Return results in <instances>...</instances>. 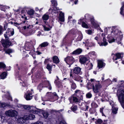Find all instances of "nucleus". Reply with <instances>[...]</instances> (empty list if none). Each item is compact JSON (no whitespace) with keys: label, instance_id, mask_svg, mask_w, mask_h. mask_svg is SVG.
Returning a JSON list of instances; mask_svg holds the SVG:
<instances>
[{"label":"nucleus","instance_id":"obj_59","mask_svg":"<svg viewBox=\"0 0 124 124\" xmlns=\"http://www.w3.org/2000/svg\"><path fill=\"white\" fill-rule=\"evenodd\" d=\"M7 98L8 100H10L12 101H13L12 98V97L10 95H9L7 97Z\"/></svg>","mask_w":124,"mask_h":124},{"label":"nucleus","instance_id":"obj_40","mask_svg":"<svg viewBox=\"0 0 124 124\" xmlns=\"http://www.w3.org/2000/svg\"><path fill=\"white\" fill-rule=\"evenodd\" d=\"M82 26L84 28H88V27L87 24L84 22H83L82 24Z\"/></svg>","mask_w":124,"mask_h":124},{"label":"nucleus","instance_id":"obj_56","mask_svg":"<svg viewBox=\"0 0 124 124\" xmlns=\"http://www.w3.org/2000/svg\"><path fill=\"white\" fill-rule=\"evenodd\" d=\"M8 25V23H6L5 24L4 26V30H6V29L7 28V27Z\"/></svg>","mask_w":124,"mask_h":124},{"label":"nucleus","instance_id":"obj_22","mask_svg":"<svg viewBox=\"0 0 124 124\" xmlns=\"http://www.w3.org/2000/svg\"><path fill=\"white\" fill-rule=\"evenodd\" d=\"M52 59L53 62L56 64L59 63L60 62V61L58 57L56 56H53L52 57Z\"/></svg>","mask_w":124,"mask_h":124},{"label":"nucleus","instance_id":"obj_21","mask_svg":"<svg viewBox=\"0 0 124 124\" xmlns=\"http://www.w3.org/2000/svg\"><path fill=\"white\" fill-rule=\"evenodd\" d=\"M35 11L33 9L31 8L30 10H29L27 12V14L30 16L31 18H33V16L34 14Z\"/></svg>","mask_w":124,"mask_h":124},{"label":"nucleus","instance_id":"obj_37","mask_svg":"<svg viewBox=\"0 0 124 124\" xmlns=\"http://www.w3.org/2000/svg\"><path fill=\"white\" fill-rule=\"evenodd\" d=\"M52 95L54 97V98H55V99H54L55 100H57L58 99V96L55 92L53 93H52Z\"/></svg>","mask_w":124,"mask_h":124},{"label":"nucleus","instance_id":"obj_52","mask_svg":"<svg viewBox=\"0 0 124 124\" xmlns=\"http://www.w3.org/2000/svg\"><path fill=\"white\" fill-rule=\"evenodd\" d=\"M7 106V104L5 103H0V107H2L5 108Z\"/></svg>","mask_w":124,"mask_h":124},{"label":"nucleus","instance_id":"obj_38","mask_svg":"<svg viewBox=\"0 0 124 124\" xmlns=\"http://www.w3.org/2000/svg\"><path fill=\"white\" fill-rule=\"evenodd\" d=\"M91 106L92 108H97L98 106V105L95 103L94 102H93L91 103Z\"/></svg>","mask_w":124,"mask_h":124},{"label":"nucleus","instance_id":"obj_30","mask_svg":"<svg viewBox=\"0 0 124 124\" xmlns=\"http://www.w3.org/2000/svg\"><path fill=\"white\" fill-rule=\"evenodd\" d=\"M49 15L46 14H45L43 16L42 18L44 21H46L49 19Z\"/></svg>","mask_w":124,"mask_h":124},{"label":"nucleus","instance_id":"obj_23","mask_svg":"<svg viewBox=\"0 0 124 124\" xmlns=\"http://www.w3.org/2000/svg\"><path fill=\"white\" fill-rule=\"evenodd\" d=\"M8 72L7 71L3 72L0 75V78L1 79H4L6 78Z\"/></svg>","mask_w":124,"mask_h":124},{"label":"nucleus","instance_id":"obj_17","mask_svg":"<svg viewBox=\"0 0 124 124\" xmlns=\"http://www.w3.org/2000/svg\"><path fill=\"white\" fill-rule=\"evenodd\" d=\"M90 19L91 23L93 26L95 28H97L99 26V25L95 22L94 19L93 18H91Z\"/></svg>","mask_w":124,"mask_h":124},{"label":"nucleus","instance_id":"obj_63","mask_svg":"<svg viewBox=\"0 0 124 124\" xmlns=\"http://www.w3.org/2000/svg\"><path fill=\"white\" fill-rule=\"evenodd\" d=\"M93 66V65L92 63H91L89 65V70H90L92 69Z\"/></svg>","mask_w":124,"mask_h":124},{"label":"nucleus","instance_id":"obj_46","mask_svg":"<svg viewBox=\"0 0 124 124\" xmlns=\"http://www.w3.org/2000/svg\"><path fill=\"white\" fill-rule=\"evenodd\" d=\"M51 2L52 4V5L54 7H55L57 5V3L55 0H52Z\"/></svg>","mask_w":124,"mask_h":124},{"label":"nucleus","instance_id":"obj_48","mask_svg":"<svg viewBox=\"0 0 124 124\" xmlns=\"http://www.w3.org/2000/svg\"><path fill=\"white\" fill-rule=\"evenodd\" d=\"M118 109L115 108H114L112 110V112L114 114H116L117 113V111Z\"/></svg>","mask_w":124,"mask_h":124},{"label":"nucleus","instance_id":"obj_36","mask_svg":"<svg viewBox=\"0 0 124 124\" xmlns=\"http://www.w3.org/2000/svg\"><path fill=\"white\" fill-rule=\"evenodd\" d=\"M6 67L5 64L3 62H0V69H5Z\"/></svg>","mask_w":124,"mask_h":124},{"label":"nucleus","instance_id":"obj_54","mask_svg":"<svg viewBox=\"0 0 124 124\" xmlns=\"http://www.w3.org/2000/svg\"><path fill=\"white\" fill-rule=\"evenodd\" d=\"M59 19L62 22H64V17H59Z\"/></svg>","mask_w":124,"mask_h":124},{"label":"nucleus","instance_id":"obj_18","mask_svg":"<svg viewBox=\"0 0 124 124\" xmlns=\"http://www.w3.org/2000/svg\"><path fill=\"white\" fill-rule=\"evenodd\" d=\"M44 83L45 87L47 88L50 90L52 89V86L49 81L47 80L46 82H44Z\"/></svg>","mask_w":124,"mask_h":124},{"label":"nucleus","instance_id":"obj_26","mask_svg":"<svg viewBox=\"0 0 124 124\" xmlns=\"http://www.w3.org/2000/svg\"><path fill=\"white\" fill-rule=\"evenodd\" d=\"M44 87V82H42L40 83L38 87V89L39 90V92H41L42 89Z\"/></svg>","mask_w":124,"mask_h":124},{"label":"nucleus","instance_id":"obj_47","mask_svg":"<svg viewBox=\"0 0 124 124\" xmlns=\"http://www.w3.org/2000/svg\"><path fill=\"white\" fill-rule=\"evenodd\" d=\"M51 60H50V59L49 58L48 59H45L44 61V63L45 64H46V63H47L51 61Z\"/></svg>","mask_w":124,"mask_h":124},{"label":"nucleus","instance_id":"obj_10","mask_svg":"<svg viewBox=\"0 0 124 124\" xmlns=\"http://www.w3.org/2000/svg\"><path fill=\"white\" fill-rule=\"evenodd\" d=\"M82 52V49L81 48H79L74 51L72 52L70 54L71 55H78L80 54Z\"/></svg>","mask_w":124,"mask_h":124},{"label":"nucleus","instance_id":"obj_39","mask_svg":"<svg viewBox=\"0 0 124 124\" xmlns=\"http://www.w3.org/2000/svg\"><path fill=\"white\" fill-rule=\"evenodd\" d=\"M86 98H90L92 96V95L91 93V92H90L87 93L86 95Z\"/></svg>","mask_w":124,"mask_h":124},{"label":"nucleus","instance_id":"obj_31","mask_svg":"<svg viewBox=\"0 0 124 124\" xmlns=\"http://www.w3.org/2000/svg\"><path fill=\"white\" fill-rule=\"evenodd\" d=\"M95 44L93 42H89L88 41L87 44V46L89 47L95 46Z\"/></svg>","mask_w":124,"mask_h":124},{"label":"nucleus","instance_id":"obj_53","mask_svg":"<svg viewBox=\"0 0 124 124\" xmlns=\"http://www.w3.org/2000/svg\"><path fill=\"white\" fill-rule=\"evenodd\" d=\"M26 22L25 21H23L22 23H19L17 22H15L14 23V24H16L17 25H20L21 24H24Z\"/></svg>","mask_w":124,"mask_h":124},{"label":"nucleus","instance_id":"obj_34","mask_svg":"<svg viewBox=\"0 0 124 124\" xmlns=\"http://www.w3.org/2000/svg\"><path fill=\"white\" fill-rule=\"evenodd\" d=\"M52 67L53 65L48 64L46 65V68L48 70H52Z\"/></svg>","mask_w":124,"mask_h":124},{"label":"nucleus","instance_id":"obj_2","mask_svg":"<svg viewBox=\"0 0 124 124\" xmlns=\"http://www.w3.org/2000/svg\"><path fill=\"white\" fill-rule=\"evenodd\" d=\"M83 91L79 90H76L75 92V93L70 97L69 99L71 103H76L79 102L78 99L74 96H77L78 93L80 94L83 93Z\"/></svg>","mask_w":124,"mask_h":124},{"label":"nucleus","instance_id":"obj_11","mask_svg":"<svg viewBox=\"0 0 124 124\" xmlns=\"http://www.w3.org/2000/svg\"><path fill=\"white\" fill-rule=\"evenodd\" d=\"M73 70V73L75 74L80 75L81 74V68L79 67H75Z\"/></svg>","mask_w":124,"mask_h":124},{"label":"nucleus","instance_id":"obj_51","mask_svg":"<svg viewBox=\"0 0 124 124\" xmlns=\"http://www.w3.org/2000/svg\"><path fill=\"white\" fill-rule=\"evenodd\" d=\"M120 14L124 16V8H120Z\"/></svg>","mask_w":124,"mask_h":124},{"label":"nucleus","instance_id":"obj_9","mask_svg":"<svg viewBox=\"0 0 124 124\" xmlns=\"http://www.w3.org/2000/svg\"><path fill=\"white\" fill-rule=\"evenodd\" d=\"M25 50L27 51H29L34 48L33 45L29 42H27L25 45Z\"/></svg>","mask_w":124,"mask_h":124},{"label":"nucleus","instance_id":"obj_43","mask_svg":"<svg viewBox=\"0 0 124 124\" xmlns=\"http://www.w3.org/2000/svg\"><path fill=\"white\" fill-rule=\"evenodd\" d=\"M89 111L91 114H93L95 112L96 110L94 108H91L89 110Z\"/></svg>","mask_w":124,"mask_h":124},{"label":"nucleus","instance_id":"obj_6","mask_svg":"<svg viewBox=\"0 0 124 124\" xmlns=\"http://www.w3.org/2000/svg\"><path fill=\"white\" fill-rule=\"evenodd\" d=\"M29 112L30 113L38 114L40 113V109L37 108L36 107L33 106H30Z\"/></svg>","mask_w":124,"mask_h":124},{"label":"nucleus","instance_id":"obj_7","mask_svg":"<svg viewBox=\"0 0 124 124\" xmlns=\"http://www.w3.org/2000/svg\"><path fill=\"white\" fill-rule=\"evenodd\" d=\"M79 62L82 64H85L88 60L87 58L84 55H80L79 57Z\"/></svg>","mask_w":124,"mask_h":124},{"label":"nucleus","instance_id":"obj_42","mask_svg":"<svg viewBox=\"0 0 124 124\" xmlns=\"http://www.w3.org/2000/svg\"><path fill=\"white\" fill-rule=\"evenodd\" d=\"M29 51H30L29 53V54H30L32 56H33L35 55L34 54L35 51L34 50H33V49H32L31 50H30Z\"/></svg>","mask_w":124,"mask_h":124},{"label":"nucleus","instance_id":"obj_33","mask_svg":"<svg viewBox=\"0 0 124 124\" xmlns=\"http://www.w3.org/2000/svg\"><path fill=\"white\" fill-rule=\"evenodd\" d=\"M96 121L95 122L96 124H101L103 122V121L101 119H95Z\"/></svg>","mask_w":124,"mask_h":124},{"label":"nucleus","instance_id":"obj_50","mask_svg":"<svg viewBox=\"0 0 124 124\" xmlns=\"http://www.w3.org/2000/svg\"><path fill=\"white\" fill-rule=\"evenodd\" d=\"M3 31V27L2 26L0 25V35H1L2 34Z\"/></svg>","mask_w":124,"mask_h":124},{"label":"nucleus","instance_id":"obj_1","mask_svg":"<svg viewBox=\"0 0 124 124\" xmlns=\"http://www.w3.org/2000/svg\"><path fill=\"white\" fill-rule=\"evenodd\" d=\"M91 82H93L95 83V86H94V84L93 83L91 84L90 83H88L87 84L88 85V86L90 85L91 86V87L93 88V90L94 92L96 93H97L99 92V90L102 87V86L101 84L100 83V81H96V80L93 79L91 78L90 79Z\"/></svg>","mask_w":124,"mask_h":124},{"label":"nucleus","instance_id":"obj_57","mask_svg":"<svg viewBox=\"0 0 124 124\" xmlns=\"http://www.w3.org/2000/svg\"><path fill=\"white\" fill-rule=\"evenodd\" d=\"M95 51H91L90 52H89L88 54H91L92 55H96V54H95Z\"/></svg>","mask_w":124,"mask_h":124},{"label":"nucleus","instance_id":"obj_49","mask_svg":"<svg viewBox=\"0 0 124 124\" xmlns=\"http://www.w3.org/2000/svg\"><path fill=\"white\" fill-rule=\"evenodd\" d=\"M53 9H52L53 11V12H54L55 13H58V11H57V10H62V9H59V8H53Z\"/></svg>","mask_w":124,"mask_h":124},{"label":"nucleus","instance_id":"obj_20","mask_svg":"<svg viewBox=\"0 0 124 124\" xmlns=\"http://www.w3.org/2000/svg\"><path fill=\"white\" fill-rule=\"evenodd\" d=\"M32 93L31 92H29L26 95L25 98L27 101L30 100L32 98Z\"/></svg>","mask_w":124,"mask_h":124},{"label":"nucleus","instance_id":"obj_25","mask_svg":"<svg viewBox=\"0 0 124 124\" xmlns=\"http://www.w3.org/2000/svg\"><path fill=\"white\" fill-rule=\"evenodd\" d=\"M3 50L5 51L6 54H8L9 55H10L11 53H12L14 52V51L13 50L10 48H8L6 49L5 48H4Z\"/></svg>","mask_w":124,"mask_h":124},{"label":"nucleus","instance_id":"obj_44","mask_svg":"<svg viewBox=\"0 0 124 124\" xmlns=\"http://www.w3.org/2000/svg\"><path fill=\"white\" fill-rule=\"evenodd\" d=\"M85 17L86 20H89L90 21V19L91 18H93L90 17V16L88 14H86L85 16Z\"/></svg>","mask_w":124,"mask_h":124},{"label":"nucleus","instance_id":"obj_45","mask_svg":"<svg viewBox=\"0 0 124 124\" xmlns=\"http://www.w3.org/2000/svg\"><path fill=\"white\" fill-rule=\"evenodd\" d=\"M23 107L25 109H27L28 111L29 109V108H30V105H22Z\"/></svg>","mask_w":124,"mask_h":124},{"label":"nucleus","instance_id":"obj_15","mask_svg":"<svg viewBox=\"0 0 124 124\" xmlns=\"http://www.w3.org/2000/svg\"><path fill=\"white\" fill-rule=\"evenodd\" d=\"M107 38L109 43H111L114 42L115 41V39H114V37L111 35L110 34L108 35Z\"/></svg>","mask_w":124,"mask_h":124},{"label":"nucleus","instance_id":"obj_12","mask_svg":"<svg viewBox=\"0 0 124 124\" xmlns=\"http://www.w3.org/2000/svg\"><path fill=\"white\" fill-rule=\"evenodd\" d=\"M97 62V67L99 69L104 67L105 65V63L101 60H98Z\"/></svg>","mask_w":124,"mask_h":124},{"label":"nucleus","instance_id":"obj_64","mask_svg":"<svg viewBox=\"0 0 124 124\" xmlns=\"http://www.w3.org/2000/svg\"><path fill=\"white\" fill-rule=\"evenodd\" d=\"M108 120L107 119V120H104V122H103L102 123V124H108V123L107 122L108 121Z\"/></svg>","mask_w":124,"mask_h":124},{"label":"nucleus","instance_id":"obj_16","mask_svg":"<svg viewBox=\"0 0 124 124\" xmlns=\"http://www.w3.org/2000/svg\"><path fill=\"white\" fill-rule=\"evenodd\" d=\"M102 41L103 42H98V43L100 46H105L108 45V43L107 42L106 39L105 37L103 38Z\"/></svg>","mask_w":124,"mask_h":124},{"label":"nucleus","instance_id":"obj_35","mask_svg":"<svg viewBox=\"0 0 124 124\" xmlns=\"http://www.w3.org/2000/svg\"><path fill=\"white\" fill-rule=\"evenodd\" d=\"M42 115L44 118L45 119H46L48 117L49 114L47 112H44L42 113Z\"/></svg>","mask_w":124,"mask_h":124},{"label":"nucleus","instance_id":"obj_3","mask_svg":"<svg viewBox=\"0 0 124 124\" xmlns=\"http://www.w3.org/2000/svg\"><path fill=\"white\" fill-rule=\"evenodd\" d=\"M64 61L66 63L69 65V67H71V65L75 62L74 58L72 56H67L64 59Z\"/></svg>","mask_w":124,"mask_h":124},{"label":"nucleus","instance_id":"obj_14","mask_svg":"<svg viewBox=\"0 0 124 124\" xmlns=\"http://www.w3.org/2000/svg\"><path fill=\"white\" fill-rule=\"evenodd\" d=\"M111 30L112 31L111 32L113 33L115 36L117 35L118 33L120 34V33L121 32L120 31L116 29L114 26L112 27Z\"/></svg>","mask_w":124,"mask_h":124},{"label":"nucleus","instance_id":"obj_19","mask_svg":"<svg viewBox=\"0 0 124 124\" xmlns=\"http://www.w3.org/2000/svg\"><path fill=\"white\" fill-rule=\"evenodd\" d=\"M70 83L71 85V89L74 90L76 88L77 85L73 80H70Z\"/></svg>","mask_w":124,"mask_h":124},{"label":"nucleus","instance_id":"obj_32","mask_svg":"<svg viewBox=\"0 0 124 124\" xmlns=\"http://www.w3.org/2000/svg\"><path fill=\"white\" fill-rule=\"evenodd\" d=\"M28 119L30 120H33L35 118V116L34 115L32 114H30L28 116Z\"/></svg>","mask_w":124,"mask_h":124},{"label":"nucleus","instance_id":"obj_13","mask_svg":"<svg viewBox=\"0 0 124 124\" xmlns=\"http://www.w3.org/2000/svg\"><path fill=\"white\" fill-rule=\"evenodd\" d=\"M6 115L8 116L11 117H14L15 116V113L12 110H8L6 112Z\"/></svg>","mask_w":124,"mask_h":124},{"label":"nucleus","instance_id":"obj_61","mask_svg":"<svg viewBox=\"0 0 124 124\" xmlns=\"http://www.w3.org/2000/svg\"><path fill=\"white\" fill-rule=\"evenodd\" d=\"M31 124H43V123L40 121H37L36 123H32Z\"/></svg>","mask_w":124,"mask_h":124},{"label":"nucleus","instance_id":"obj_29","mask_svg":"<svg viewBox=\"0 0 124 124\" xmlns=\"http://www.w3.org/2000/svg\"><path fill=\"white\" fill-rule=\"evenodd\" d=\"M48 43L46 42H44L41 44L39 46V48H41L42 47H45L47 46L48 45Z\"/></svg>","mask_w":124,"mask_h":124},{"label":"nucleus","instance_id":"obj_5","mask_svg":"<svg viewBox=\"0 0 124 124\" xmlns=\"http://www.w3.org/2000/svg\"><path fill=\"white\" fill-rule=\"evenodd\" d=\"M8 39H2L1 40V43L5 48H7L12 45V43L8 40Z\"/></svg>","mask_w":124,"mask_h":124},{"label":"nucleus","instance_id":"obj_62","mask_svg":"<svg viewBox=\"0 0 124 124\" xmlns=\"http://www.w3.org/2000/svg\"><path fill=\"white\" fill-rule=\"evenodd\" d=\"M59 124H67L64 120L61 121L59 122Z\"/></svg>","mask_w":124,"mask_h":124},{"label":"nucleus","instance_id":"obj_58","mask_svg":"<svg viewBox=\"0 0 124 124\" xmlns=\"http://www.w3.org/2000/svg\"><path fill=\"white\" fill-rule=\"evenodd\" d=\"M92 31L91 30H88L86 32L89 35L91 34L92 33Z\"/></svg>","mask_w":124,"mask_h":124},{"label":"nucleus","instance_id":"obj_60","mask_svg":"<svg viewBox=\"0 0 124 124\" xmlns=\"http://www.w3.org/2000/svg\"><path fill=\"white\" fill-rule=\"evenodd\" d=\"M30 26H31V25H29V26H24L23 27H22V29L24 30H25L27 28L28 29H29V27Z\"/></svg>","mask_w":124,"mask_h":124},{"label":"nucleus","instance_id":"obj_4","mask_svg":"<svg viewBox=\"0 0 124 124\" xmlns=\"http://www.w3.org/2000/svg\"><path fill=\"white\" fill-rule=\"evenodd\" d=\"M124 89L121 90V92L117 96L118 100L119 101L122 107L124 108Z\"/></svg>","mask_w":124,"mask_h":124},{"label":"nucleus","instance_id":"obj_24","mask_svg":"<svg viewBox=\"0 0 124 124\" xmlns=\"http://www.w3.org/2000/svg\"><path fill=\"white\" fill-rule=\"evenodd\" d=\"M78 36L76 39V42L81 41L83 38V35L81 32H78Z\"/></svg>","mask_w":124,"mask_h":124},{"label":"nucleus","instance_id":"obj_41","mask_svg":"<svg viewBox=\"0 0 124 124\" xmlns=\"http://www.w3.org/2000/svg\"><path fill=\"white\" fill-rule=\"evenodd\" d=\"M42 75L40 72H38L37 73L36 75V77L38 79H40L41 78Z\"/></svg>","mask_w":124,"mask_h":124},{"label":"nucleus","instance_id":"obj_55","mask_svg":"<svg viewBox=\"0 0 124 124\" xmlns=\"http://www.w3.org/2000/svg\"><path fill=\"white\" fill-rule=\"evenodd\" d=\"M59 17H64V14L62 11H60Z\"/></svg>","mask_w":124,"mask_h":124},{"label":"nucleus","instance_id":"obj_28","mask_svg":"<svg viewBox=\"0 0 124 124\" xmlns=\"http://www.w3.org/2000/svg\"><path fill=\"white\" fill-rule=\"evenodd\" d=\"M116 58L115 59L117 60L118 59L122 58L123 57V54L120 53H117L115 54Z\"/></svg>","mask_w":124,"mask_h":124},{"label":"nucleus","instance_id":"obj_27","mask_svg":"<svg viewBox=\"0 0 124 124\" xmlns=\"http://www.w3.org/2000/svg\"><path fill=\"white\" fill-rule=\"evenodd\" d=\"M78 108L77 105H73L70 108L71 111L73 112L77 113L76 112V110L78 109Z\"/></svg>","mask_w":124,"mask_h":124},{"label":"nucleus","instance_id":"obj_8","mask_svg":"<svg viewBox=\"0 0 124 124\" xmlns=\"http://www.w3.org/2000/svg\"><path fill=\"white\" fill-rule=\"evenodd\" d=\"M14 30L12 31L9 28L8 29L6 32V34H4V36L6 39H9L8 36L10 37L11 36H13L14 34Z\"/></svg>","mask_w":124,"mask_h":124}]
</instances>
